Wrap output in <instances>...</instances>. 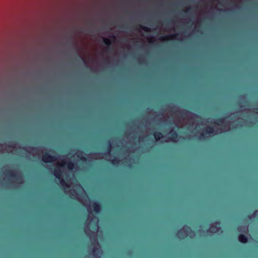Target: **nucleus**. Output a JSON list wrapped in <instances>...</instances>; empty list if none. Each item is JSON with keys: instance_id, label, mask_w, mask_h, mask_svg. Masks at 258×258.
<instances>
[{"instance_id": "obj_1", "label": "nucleus", "mask_w": 258, "mask_h": 258, "mask_svg": "<svg viewBox=\"0 0 258 258\" xmlns=\"http://www.w3.org/2000/svg\"><path fill=\"white\" fill-rule=\"evenodd\" d=\"M56 160L55 156H52L48 153H45L42 157V160L44 163H51Z\"/></svg>"}, {"instance_id": "obj_2", "label": "nucleus", "mask_w": 258, "mask_h": 258, "mask_svg": "<svg viewBox=\"0 0 258 258\" xmlns=\"http://www.w3.org/2000/svg\"><path fill=\"white\" fill-rule=\"evenodd\" d=\"M54 174L55 176L57 179L60 180V184L61 185L69 186L67 184L64 180L61 178V171L59 168L54 169Z\"/></svg>"}, {"instance_id": "obj_3", "label": "nucleus", "mask_w": 258, "mask_h": 258, "mask_svg": "<svg viewBox=\"0 0 258 258\" xmlns=\"http://www.w3.org/2000/svg\"><path fill=\"white\" fill-rule=\"evenodd\" d=\"M6 175L10 178L18 180L20 179V176L15 171L11 170H8L6 172Z\"/></svg>"}, {"instance_id": "obj_4", "label": "nucleus", "mask_w": 258, "mask_h": 258, "mask_svg": "<svg viewBox=\"0 0 258 258\" xmlns=\"http://www.w3.org/2000/svg\"><path fill=\"white\" fill-rule=\"evenodd\" d=\"M214 128L212 126H207L203 130V133L201 134V137H205V134H212L214 133Z\"/></svg>"}, {"instance_id": "obj_5", "label": "nucleus", "mask_w": 258, "mask_h": 258, "mask_svg": "<svg viewBox=\"0 0 258 258\" xmlns=\"http://www.w3.org/2000/svg\"><path fill=\"white\" fill-rule=\"evenodd\" d=\"M92 207H93V211L95 213L98 214L100 212L101 207L99 203L96 202H94L92 205Z\"/></svg>"}, {"instance_id": "obj_6", "label": "nucleus", "mask_w": 258, "mask_h": 258, "mask_svg": "<svg viewBox=\"0 0 258 258\" xmlns=\"http://www.w3.org/2000/svg\"><path fill=\"white\" fill-rule=\"evenodd\" d=\"M170 135V140L172 142H175L178 138V134L176 131L174 130H171L169 132Z\"/></svg>"}, {"instance_id": "obj_7", "label": "nucleus", "mask_w": 258, "mask_h": 258, "mask_svg": "<svg viewBox=\"0 0 258 258\" xmlns=\"http://www.w3.org/2000/svg\"><path fill=\"white\" fill-rule=\"evenodd\" d=\"M190 231H191L190 227L185 225L184 226V229L183 230V231H182V230L180 229L178 231V233L179 234H182L183 235L187 236L188 232H189Z\"/></svg>"}, {"instance_id": "obj_8", "label": "nucleus", "mask_w": 258, "mask_h": 258, "mask_svg": "<svg viewBox=\"0 0 258 258\" xmlns=\"http://www.w3.org/2000/svg\"><path fill=\"white\" fill-rule=\"evenodd\" d=\"M238 240L241 243L245 244L248 241V238L245 235L240 234L238 235Z\"/></svg>"}, {"instance_id": "obj_9", "label": "nucleus", "mask_w": 258, "mask_h": 258, "mask_svg": "<svg viewBox=\"0 0 258 258\" xmlns=\"http://www.w3.org/2000/svg\"><path fill=\"white\" fill-rule=\"evenodd\" d=\"M154 136L156 141H158L163 137V134L159 132H155L154 133Z\"/></svg>"}, {"instance_id": "obj_10", "label": "nucleus", "mask_w": 258, "mask_h": 258, "mask_svg": "<svg viewBox=\"0 0 258 258\" xmlns=\"http://www.w3.org/2000/svg\"><path fill=\"white\" fill-rule=\"evenodd\" d=\"M103 41H104V44L106 45H107V49H109L110 46L111 45V44H112V42L110 41V40H109V39H107V38H104Z\"/></svg>"}, {"instance_id": "obj_11", "label": "nucleus", "mask_w": 258, "mask_h": 258, "mask_svg": "<svg viewBox=\"0 0 258 258\" xmlns=\"http://www.w3.org/2000/svg\"><path fill=\"white\" fill-rule=\"evenodd\" d=\"M225 118L219 117L217 119L216 122L215 123L218 125H220V124H223L225 122Z\"/></svg>"}, {"instance_id": "obj_12", "label": "nucleus", "mask_w": 258, "mask_h": 258, "mask_svg": "<svg viewBox=\"0 0 258 258\" xmlns=\"http://www.w3.org/2000/svg\"><path fill=\"white\" fill-rule=\"evenodd\" d=\"M67 167L69 170H73L75 167V164L74 163L70 161L67 163Z\"/></svg>"}, {"instance_id": "obj_13", "label": "nucleus", "mask_w": 258, "mask_h": 258, "mask_svg": "<svg viewBox=\"0 0 258 258\" xmlns=\"http://www.w3.org/2000/svg\"><path fill=\"white\" fill-rule=\"evenodd\" d=\"M140 27L141 29H142L143 30H144L146 32H150L151 31V29L149 28V27H145V26H144L142 25H140Z\"/></svg>"}, {"instance_id": "obj_14", "label": "nucleus", "mask_w": 258, "mask_h": 258, "mask_svg": "<svg viewBox=\"0 0 258 258\" xmlns=\"http://www.w3.org/2000/svg\"><path fill=\"white\" fill-rule=\"evenodd\" d=\"M76 54H77V59H79V60H83V62H84V63H86V61H85V59H84V58H83V57H82L81 56V55L79 54L77 51H76Z\"/></svg>"}, {"instance_id": "obj_15", "label": "nucleus", "mask_w": 258, "mask_h": 258, "mask_svg": "<svg viewBox=\"0 0 258 258\" xmlns=\"http://www.w3.org/2000/svg\"><path fill=\"white\" fill-rule=\"evenodd\" d=\"M119 160L116 158H114L111 161L113 165L118 164L119 163Z\"/></svg>"}, {"instance_id": "obj_16", "label": "nucleus", "mask_w": 258, "mask_h": 258, "mask_svg": "<svg viewBox=\"0 0 258 258\" xmlns=\"http://www.w3.org/2000/svg\"><path fill=\"white\" fill-rule=\"evenodd\" d=\"M111 142L110 141H108V144H107V152H108V153H110V152L111 151Z\"/></svg>"}, {"instance_id": "obj_17", "label": "nucleus", "mask_w": 258, "mask_h": 258, "mask_svg": "<svg viewBox=\"0 0 258 258\" xmlns=\"http://www.w3.org/2000/svg\"><path fill=\"white\" fill-rule=\"evenodd\" d=\"M170 36L169 35H167V36H163V37H162L161 38V39L162 40H167L168 39V38Z\"/></svg>"}, {"instance_id": "obj_18", "label": "nucleus", "mask_w": 258, "mask_h": 258, "mask_svg": "<svg viewBox=\"0 0 258 258\" xmlns=\"http://www.w3.org/2000/svg\"><path fill=\"white\" fill-rule=\"evenodd\" d=\"M80 159L83 162H85V161H87L86 158L85 157H83V156H81V157H80Z\"/></svg>"}, {"instance_id": "obj_19", "label": "nucleus", "mask_w": 258, "mask_h": 258, "mask_svg": "<svg viewBox=\"0 0 258 258\" xmlns=\"http://www.w3.org/2000/svg\"><path fill=\"white\" fill-rule=\"evenodd\" d=\"M258 215V210H255L253 213L252 214V216L254 217L255 216Z\"/></svg>"}, {"instance_id": "obj_20", "label": "nucleus", "mask_w": 258, "mask_h": 258, "mask_svg": "<svg viewBox=\"0 0 258 258\" xmlns=\"http://www.w3.org/2000/svg\"><path fill=\"white\" fill-rule=\"evenodd\" d=\"M191 12V9L190 8H189L187 11L185 12V13L187 14H189Z\"/></svg>"}, {"instance_id": "obj_21", "label": "nucleus", "mask_w": 258, "mask_h": 258, "mask_svg": "<svg viewBox=\"0 0 258 258\" xmlns=\"http://www.w3.org/2000/svg\"><path fill=\"white\" fill-rule=\"evenodd\" d=\"M97 251H99V249L98 248H93V252H96Z\"/></svg>"}, {"instance_id": "obj_22", "label": "nucleus", "mask_w": 258, "mask_h": 258, "mask_svg": "<svg viewBox=\"0 0 258 258\" xmlns=\"http://www.w3.org/2000/svg\"><path fill=\"white\" fill-rule=\"evenodd\" d=\"M121 28H124L125 29H127V27L125 26H122L120 27Z\"/></svg>"}, {"instance_id": "obj_23", "label": "nucleus", "mask_w": 258, "mask_h": 258, "mask_svg": "<svg viewBox=\"0 0 258 258\" xmlns=\"http://www.w3.org/2000/svg\"><path fill=\"white\" fill-rule=\"evenodd\" d=\"M110 38H112L113 39H115V38L114 35H112L111 36H110Z\"/></svg>"}, {"instance_id": "obj_24", "label": "nucleus", "mask_w": 258, "mask_h": 258, "mask_svg": "<svg viewBox=\"0 0 258 258\" xmlns=\"http://www.w3.org/2000/svg\"><path fill=\"white\" fill-rule=\"evenodd\" d=\"M171 36L173 38H175L176 37V35H171Z\"/></svg>"}, {"instance_id": "obj_25", "label": "nucleus", "mask_w": 258, "mask_h": 258, "mask_svg": "<svg viewBox=\"0 0 258 258\" xmlns=\"http://www.w3.org/2000/svg\"><path fill=\"white\" fill-rule=\"evenodd\" d=\"M73 47H74V49H76V45H73Z\"/></svg>"}, {"instance_id": "obj_26", "label": "nucleus", "mask_w": 258, "mask_h": 258, "mask_svg": "<svg viewBox=\"0 0 258 258\" xmlns=\"http://www.w3.org/2000/svg\"><path fill=\"white\" fill-rule=\"evenodd\" d=\"M211 228H212V229L214 231H215V229H216V227H212Z\"/></svg>"}, {"instance_id": "obj_27", "label": "nucleus", "mask_w": 258, "mask_h": 258, "mask_svg": "<svg viewBox=\"0 0 258 258\" xmlns=\"http://www.w3.org/2000/svg\"><path fill=\"white\" fill-rule=\"evenodd\" d=\"M128 167L131 168L132 167V165L131 164H129L128 165Z\"/></svg>"}, {"instance_id": "obj_28", "label": "nucleus", "mask_w": 258, "mask_h": 258, "mask_svg": "<svg viewBox=\"0 0 258 258\" xmlns=\"http://www.w3.org/2000/svg\"><path fill=\"white\" fill-rule=\"evenodd\" d=\"M215 224H219V222L216 221V222H215Z\"/></svg>"}, {"instance_id": "obj_29", "label": "nucleus", "mask_w": 258, "mask_h": 258, "mask_svg": "<svg viewBox=\"0 0 258 258\" xmlns=\"http://www.w3.org/2000/svg\"><path fill=\"white\" fill-rule=\"evenodd\" d=\"M238 229H239V231H241V227H238Z\"/></svg>"}]
</instances>
